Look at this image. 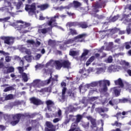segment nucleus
<instances>
[{
    "instance_id": "5",
    "label": "nucleus",
    "mask_w": 131,
    "mask_h": 131,
    "mask_svg": "<svg viewBox=\"0 0 131 131\" xmlns=\"http://www.w3.org/2000/svg\"><path fill=\"white\" fill-rule=\"evenodd\" d=\"M71 63L68 60H51L46 64V66H51L52 67L55 66L56 69L60 70L62 68V66L63 68H70Z\"/></svg>"
},
{
    "instance_id": "13",
    "label": "nucleus",
    "mask_w": 131,
    "mask_h": 131,
    "mask_svg": "<svg viewBox=\"0 0 131 131\" xmlns=\"http://www.w3.org/2000/svg\"><path fill=\"white\" fill-rule=\"evenodd\" d=\"M86 118L87 119H88V120H90L92 125V126H91V127H92V128H93L94 130H98V128L97 127L96 124V120H95V119H93V117H92V116H91L86 117Z\"/></svg>"
},
{
    "instance_id": "19",
    "label": "nucleus",
    "mask_w": 131,
    "mask_h": 131,
    "mask_svg": "<svg viewBox=\"0 0 131 131\" xmlns=\"http://www.w3.org/2000/svg\"><path fill=\"white\" fill-rule=\"evenodd\" d=\"M31 103H33L34 105H40L41 101L39 99L36 98L35 97H32L30 98Z\"/></svg>"
},
{
    "instance_id": "48",
    "label": "nucleus",
    "mask_w": 131,
    "mask_h": 131,
    "mask_svg": "<svg viewBox=\"0 0 131 131\" xmlns=\"http://www.w3.org/2000/svg\"><path fill=\"white\" fill-rule=\"evenodd\" d=\"M10 19H11V17H10V16H8L7 17H5V18H3V23H5V22H8V21H9V20H10Z\"/></svg>"
},
{
    "instance_id": "62",
    "label": "nucleus",
    "mask_w": 131,
    "mask_h": 131,
    "mask_svg": "<svg viewBox=\"0 0 131 131\" xmlns=\"http://www.w3.org/2000/svg\"><path fill=\"white\" fill-rule=\"evenodd\" d=\"M115 42H116V43H119V45L120 44V39H116L115 40Z\"/></svg>"
},
{
    "instance_id": "22",
    "label": "nucleus",
    "mask_w": 131,
    "mask_h": 131,
    "mask_svg": "<svg viewBox=\"0 0 131 131\" xmlns=\"http://www.w3.org/2000/svg\"><path fill=\"white\" fill-rule=\"evenodd\" d=\"M14 5L16 7V10H20V9L23 8V3L21 1H19L18 3H14Z\"/></svg>"
},
{
    "instance_id": "38",
    "label": "nucleus",
    "mask_w": 131,
    "mask_h": 131,
    "mask_svg": "<svg viewBox=\"0 0 131 131\" xmlns=\"http://www.w3.org/2000/svg\"><path fill=\"white\" fill-rule=\"evenodd\" d=\"M126 31L127 34H130L131 33V24H128V26L127 27Z\"/></svg>"
},
{
    "instance_id": "23",
    "label": "nucleus",
    "mask_w": 131,
    "mask_h": 131,
    "mask_svg": "<svg viewBox=\"0 0 131 131\" xmlns=\"http://www.w3.org/2000/svg\"><path fill=\"white\" fill-rule=\"evenodd\" d=\"M96 74H101V73H104L106 71V67H104L103 68H98L96 69Z\"/></svg>"
},
{
    "instance_id": "25",
    "label": "nucleus",
    "mask_w": 131,
    "mask_h": 131,
    "mask_svg": "<svg viewBox=\"0 0 131 131\" xmlns=\"http://www.w3.org/2000/svg\"><path fill=\"white\" fill-rule=\"evenodd\" d=\"M124 46H125V49H126V50H129V49L130 48V44H129V42H125V43H124L123 46H122V47H119L120 50H123V49H124Z\"/></svg>"
},
{
    "instance_id": "16",
    "label": "nucleus",
    "mask_w": 131,
    "mask_h": 131,
    "mask_svg": "<svg viewBox=\"0 0 131 131\" xmlns=\"http://www.w3.org/2000/svg\"><path fill=\"white\" fill-rule=\"evenodd\" d=\"M120 69H121V67L117 66H111L108 68L109 72H116V71H119Z\"/></svg>"
},
{
    "instance_id": "6",
    "label": "nucleus",
    "mask_w": 131,
    "mask_h": 131,
    "mask_svg": "<svg viewBox=\"0 0 131 131\" xmlns=\"http://www.w3.org/2000/svg\"><path fill=\"white\" fill-rule=\"evenodd\" d=\"M86 36V34H82L78 35V36L75 37L74 38L70 39L67 41L64 42V44L63 46H60V50H63V51H65L66 50V47H67V45H70V43H72L74 41L75 42H82L83 40L82 38L83 37H85Z\"/></svg>"
},
{
    "instance_id": "11",
    "label": "nucleus",
    "mask_w": 131,
    "mask_h": 131,
    "mask_svg": "<svg viewBox=\"0 0 131 131\" xmlns=\"http://www.w3.org/2000/svg\"><path fill=\"white\" fill-rule=\"evenodd\" d=\"M2 39L4 40L5 43L7 45H13L14 42V37H9V36H2L1 37Z\"/></svg>"
},
{
    "instance_id": "41",
    "label": "nucleus",
    "mask_w": 131,
    "mask_h": 131,
    "mask_svg": "<svg viewBox=\"0 0 131 131\" xmlns=\"http://www.w3.org/2000/svg\"><path fill=\"white\" fill-rule=\"evenodd\" d=\"M113 61V58H112V56H109L107 60H105L106 63H112Z\"/></svg>"
},
{
    "instance_id": "50",
    "label": "nucleus",
    "mask_w": 131,
    "mask_h": 131,
    "mask_svg": "<svg viewBox=\"0 0 131 131\" xmlns=\"http://www.w3.org/2000/svg\"><path fill=\"white\" fill-rule=\"evenodd\" d=\"M108 111V108H100L99 110V112H107Z\"/></svg>"
},
{
    "instance_id": "1",
    "label": "nucleus",
    "mask_w": 131,
    "mask_h": 131,
    "mask_svg": "<svg viewBox=\"0 0 131 131\" xmlns=\"http://www.w3.org/2000/svg\"><path fill=\"white\" fill-rule=\"evenodd\" d=\"M107 85H110V81L108 80H101L97 81H94L90 84H86L85 86L80 85L79 86L80 91L81 92L83 89H90V88H95L99 86V92L100 93H106L107 91Z\"/></svg>"
},
{
    "instance_id": "55",
    "label": "nucleus",
    "mask_w": 131,
    "mask_h": 131,
    "mask_svg": "<svg viewBox=\"0 0 131 131\" xmlns=\"http://www.w3.org/2000/svg\"><path fill=\"white\" fill-rule=\"evenodd\" d=\"M18 69L19 70V73H20V74H22V73H23V71H24V70H23V68L19 67L18 68Z\"/></svg>"
},
{
    "instance_id": "3",
    "label": "nucleus",
    "mask_w": 131,
    "mask_h": 131,
    "mask_svg": "<svg viewBox=\"0 0 131 131\" xmlns=\"http://www.w3.org/2000/svg\"><path fill=\"white\" fill-rule=\"evenodd\" d=\"M12 26L15 27L16 30H19L20 33H27L31 30L30 24L24 23L22 20H17L16 23H13Z\"/></svg>"
},
{
    "instance_id": "58",
    "label": "nucleus",
    "mask_w": 131,
    "mask_h": 131,
    "mask_svg": "<svg viewBox=\"0 0 131 131\" xmlns=\"http://www.w3.org/2000/svg\"><path fill=\"white\" fill-rule=\"evenodd\" d=\"M118 18H119V16L118 15L117 16H115L113 18H112V21L113 22H115V21H116V20H117V19H118Z\"/></svg>"
},
{
    "instance_id": "28",
    "label": "nucleus",
    "mask_w": 131,
    "mask_h": 131,
    "mask_svg": "<svg viewBox=\"0 0 131 131\" xmlns=\"http://www.w3.org/2000/svg\"><path fill=\"white\" fill-rule=\"evenodd\" d=\"M14 70H15L14 68L13 67H10L8 68L7 70H5L4 72V73L7 74L8 73H11L12 72H14Z\"/></svg>"
},
{
    "instance_id": "61",
    "label": "nucleus",
    "mask_w": 131,
    "mask_h": 131,
    "mask_svg": "<svg viewBox=\"0 0 131 131\" xmlns=\"http://www.w3.org/2000/svg\"><path fill=\"white\" fill-rule=\"evenodd\" d=\"M6 129V127L5 126L0 125V130H4Z\"/></svg>"
},
{
    "instance_id": "60",
    "label": "nucleus",
    "mask_w": 131,
    "mask_h": 131,
    "mask_svg": "<svg viewBox=\"0 0 131 131\" xmlns=\"http://www.w3.org/2000/svg\"><path fill=\"white\" fill-rule=\"evenodd\" d=\"M46 18L42 16V14H40L39 15V20H45Z\"/></svg>"
},
{
    "instance_id": "18",
    "label": "nucleus",
    "mask_w": 131,
    "mask_h": 131,
    "mask_svg": "<svg viewBox=\"0 0 131 131\" xmlns=\"http://www.w3.org/2000/svg\"><path fill=\"white\" fill-rule=\"evenodd\" d=\"M46 104L49 111H52V108L54 106V102L51 100H49L46 101Z\"/></svg>"
},
{
    "instance_id": "9",
    "label": "nucleus",
    "mask_w": 131,
    "mask_h": 131,
    "mask_svg": "<svg viewBox=\"0 0 131 131\" xmlns=\"http://www.w3.org/2000/svg\"><path fill=\"white\" fill-rule=\"evenodd\" d=\"M29 114L26 113L24 115L21 114H17L13 116V121L11 122L12 125H16V124L19 123L20 121V118H23L24 117H29Z\"/></svg>"
},
{
    "instance_id": "64",
    "label": "nucleus",
    "mask_w": 131,
    "mask_h": 131,
    "mask_svg": "<svg viewBox=\"0 0 131 131\" xmlns=\"http://www.w3.org/2000/svg\"><path fill=\"white\" fill-rule=\"evenodd\" d=\"M111 131H121V129H120V128H116L115 129H113Z\"/></svg>"
},
{
    "instance_id": "39",
    "label": "nucleus",
    "mask_w": 131,
    "mask_h": 131,
    "mask_svg": "<svg viewBox=\"0 0 131 131\" xmlns=\"http://www.w3.org/2000/svg\"><path fill=\"white\" fill-rule=\"evenodd\" d=\"M76 25V23L72 22L68 23L67 24V27H72V26H75Z\"/></svg>"
},
{
    "instance_id": "44",
    "label": "nucleus",
    "mask_w": 131,
    "mask_h": 131,
    "mask_svg": "<svg viewBox=\"0 0 131 131\" xmlns=\"http://www.w3.org/2000/svg\"><path fill=\"white\" fill-rule=\"evenodd\" d=\"M27 43L28 45H32L33 46H34L35 45V42L33 40H28L27 41Z\"/></svg>"
},
{
    "instance_id": "34",
    "label": "nucleus",
    "mask_w": 131,
    "mask_h": 131,
    "mask_svg": "<svg viewBox=\"0 0 131 131\" xmlns=\"http://www.w3.org/2000/svg\"><path fill=\"white\" fill-rule=\"evenodd\" d=\"M72 111H74V107L70 105L69 107H67L66 113H68V112H72Z\"/></svg>"
},
{
    "instance_id": "43",
    "label": "nucleus",
    "mask_w": 131,
    "mask_h": 131,
    "mask_svg": "<svg viewBox=\"0 0 131 131\" xmlns=\"http://www.w3.org/2000/svg\"><path fill=\"white\" fill-rule=\"evenodd\" d=\"M40 57H41V54H38L33 57V59L34 60H39Z\"/></svg>"
},
{
    "instance_id": "4",
    "label": "nucleus",
    "mask_w": 131,
    "mask_h": 131,
    "mask_svg": "<svg viewBox=\"0 0 131 131\" xmlns=\"http://www.w3.org/2000/svg\"><path fill=\"white\" fill-rule=\"evenodd\" d=\"M50 77L48 80L45 81H41L40 79H36L33 81V82L31 83L30 88H40V86H43L45 84H49L51 83L52 85H54L55 82H57L58 80V75H55L56 79L52 78V74H50Z\"/></svg>"
},
{
    "instance_id": "21",
    "label": "nucleus",
    "mask_w": 131,
    "mask_h": 131,
    "mask_svg": "<svg viewBox=\"0 0 131 131\" xmlns=\"http://www.w3.org/2000/svg\"><path fill=\"white\" fill-rule=\"evenodd\" d=\"M0 54L6 56L5 58L6 62H10L11 61V57L9 56V53L5 52V51L0 50Z\"/></svg>"
},
{
    "instance_id": "27",
    "label": "nucleus",
    "mask_w": 131,
    "mask_h": 131,
    "mask_svg": "<svg viewBox=\"0 0 131 131\" xmlns=\"http://www.w3.org/2000/svg\"><path fill=\"white\" fill-rule=\"evenodd\" d=\"M37 8L40 9L41 11H44V10H47L49 8L48 4H44L42 5H39Z\"/></svg>"
},
{
    "instance_id": "57",
    "label": "nucleus",
    "mask_w": 131,
    "mask_h": 131,
    "mask_svg": "<svg viewBox=\"0 0 131 131\" xmlns=\"http://www.w3.org/2000/svg\"><path fill=\"white\" fill-rule=\"evenodd\" d=\"M46 116L47 118H50V117H54V116H55L54 114L50 115L49 114L46 113Z\"/></svg>"
},
{
    "instance_id": "51",
    "label": "nucleus",
    "mask_w": 131,
    "mask_h": 131,
    "mask_svg": "<svg viewBox=\"0 0 131 131\" xmlns=\"http://www.w3.org/2000/svg\"><path fill=\"white\" fill-rule=\"evenodd\" d=\"M113 125H116L117 127H120L121 126V123H118V122L116 121L115 123L113 124Z\"/></svg>"
},
{
    "instance_id": "30",
    "label": "nucleus",
    "mask_w": 131,
    "mask_h": 131,
    "mask_svg": "<svg viewBox=\"0 0 131 131\" xmlns=\"http://www.w3.org/2000/svg\"><path fill=\"white\" fill-rule=\"evenodd\" d=\"M23 79L25 82H27L28 81V75L25 73H23L21 74Z\"/></svg>"
},
{
    "instance_id": "56",
    "label": "nucleus",
    "mask_w": 131,
    "mask_h": 131,
    "mask_svg": "<svg viewBox=\"0 0 131 131\" xmlns=\"http://www.w3.org/2000/svg\"><path fill=\"white\" fill-rule=\"evenodd\" d=\"M81 27L82 28H86L88 27V25H86V23H84L81 25Z\"/></svg>"
},
{
    "instance_id": "20",
    "label": "nucleus",
    "mask_w": 131,
    "mask_h": 131,
    "mask_svg": "<svg viewBox=\"0 0 131 131\" xmlns=\"http://www.w3.org/2000/svg\"><path fill=\"white\" fill-rule=\"evenodd\" d=\"M116 32H119V34H121V35L124 34L125 33V31H124V30L120 31L118 28L113 29L111 31V34L114 33H116Z\"/></svg>"
},
{
    "instance_id": "2",
    "label": "nucleus",
    "mask_w": 131,
    "mask_h": 131,
    "mask_svg": "<svg viewBox=\"0 0 131 131\" xmlns=\"http://www.w3.org/2000/svg\"><path fill=\"white\" fill-rule=\"evenodd\" d=\"M56 18H59V14H56L54 17H51L50 21L47 24H45L39 26L38 33L40 34H47V33H49V34H51L53 27H58L57 26V23H56V19H55Z\"/></svg>"
},
{
    "instance_id": "7",
    "label": "nucleus",
    "mask_w": 131,
    "mask_h": 131,
    "mask_svg": "<svg viewBox=\"0 0 131 131\" xmlns=\"http://www.w3.org/2000/svg\"><path fill=\"white\" fill-rule=\"evenodd\" d=\"M25 10L28 12L29 16H33V15H35V17H37L36 13H38V11L36 12L35 3H33L32 5H26Z\"/></svg>"
},
{
    "instance_id": "10",
    "label": "nucleus",
    "mask_w": 131,
    "mask_h": 131,
    "mask_svg": "<svg viewBox=\"0 0 131 131\" xmlns=\"http://www.w3.org/2000/svg\"><path fill=\"white\" fill-rule=\"evenodd\" d=\"M4 5V7L0 8V11H2V12L5 11L6 12H9V13H10V9L11 11L14 9V7H12V5H11V3L9 2H5Z\"/></svg>"
},
{
    "instance_id": "47",
    "label": "nucleus",
    "mask_w": 131,
    "mask_h": 131,
    "mask_svg": "<svg viewBox=\"0 0 131 131\" xmlns=\"http://www.w3.org/2000/svg\"><path fill=\"white\" fill-rule=\"evenodd\" d=\"M82 126L84 127V128H89V122L87 123H83L82 124Z\"/></svg>"
},
{
    "instance_id": "35",
    "label": "nucleus",
    "mask_w": 131,
    "mask_h": 131,
    "mask_svg": "<svg viewBox=\"0 0 131 131\" xmlns=\"http://www.w3.org/2000/svg\"><path fill=\"white\" fill-rule=\"evenodd\" d=\"M113 48V43L111 42L108 44V46L105 48V51H110Z\"/></svg>"
},
{
    "instance_id": "17",
    "label": "nucleus",
    "mask_w": 131,
    "mask_h": 131,
    "mask_svg": "<svg viewBox=\"0 0 131 131\" xmlns=\"http://www.w3.org/2000/svg\"><path fill=\"white\" fill-rule=\"evenodd\" d=\"M18 49L19 51L22 53H26L28 55H30L31 54L30 50L26 49V48L24 46H19Z\"/></svg>"
},
{
    "instance_id": "33",
    "label": "nucleus",
    "mask_w": 131,
    "mask_h": 131,
    "mask_svg": "<svg viewBox=\"0 0 131 131\" xmlns=\"http://www.w3.org/2000/svg\"><path fill=\"white\" fill-rule=\"evenodd\" d=\"M70 56H73V57H74V56H77V55H78V51L71 50L70 51Z\"/></svg>"
},
{
    "instance_id": "40",
    "label": "nucleus",
    "mask_w": 131,
    "mask_h": 131,
    "mask_svg": "<svg viewBox=\"0 0 131 131\" xmlns=\"http://www.w3.org/2000/svg\"><path fill=\"white\" fill-rule=\"evenodd\" d=\"M14 90V88L13 86H9L4 89V92H10V91H13Z\"/></svg>"
},
{
    "instance_id": "31",
    "label": "nucleus",
    "mask_w": 131,
    "mask_h": 131,
    "mask_svg": "<svg viewBox=\"0 0 131 131\" xmlns=\"http://www.w3.org/2000/svg\"><path fill=\"white\" fill-rule=\"evenodd\" d=\"M89 54V50H84L83 53H82L81 56V59L82 60H84L85 59V56Z\"/></svg>"
},
{
    "instance_id": "32",
    "label": "nucleus",
    "mask_w": 131,
    "mask_h": 131,
    "mask_svg": "<svg viewBox=\"0 0 131 131\" xmlns=\"http://www.w3.org/2000/svg\"><path fill=\"white\" fill-rule=\"evenodd\" d=\"M76 123H78V122H80V121L81 120V119H82V115H77L76 116Z\"/></svg>"
},
{
    "instance_id": "59",
    "label": "nucleus",
    "mask_w": 131,
    "mask_h": 131,
    "mask_svg": "<svg viewBox=\"0 0 131 131\" xmlns=\"http://www.w3.org/2000/svg\"><path fill=\"white\" fill-rule=\"evenodd\" d=\"M95 92H97V90L96 89H92L90 92H89V95H92V94H94Z\"/></svg>"
},
{
    "instance_id": "29",
    "label": "nucleus",
    "mask_w": 131,
    "mask_h": 131,
    "mask_svg": "<svg viewBox=\"0 0 131 131\" xmlns=\"http://www.w3.org/2000/svg\"><path fill=\"white\" fill-rule=\"evenodd\" d=\"M69 31V35H76L78 34L77 32L74 29H70Z\"/></svg>"
},
{
    "instance_id": "12",
    "label": "nucleus",
    "mask_w": 131,
    "mask_h": 131,
    "mask_svg": "<svg viewBox=\"0 0 131 131\" xmlns=\"http://www.w3.org/2000/svg\"><path fill=\"white\" fill-rule=\"evenodd\" d=\"M46 124L45 131H56V128L51 122L47 121Z\"/></svg>"
},
{
    "instance_id": "45",
    "label": "nucleus",
    "mask_w": 131,
    "mask_h": 131,
    "mask_svg": "<svg viewBox=\"0 0 131 131\" xmlns=\"http://www.w3.org/2000/svg\"><path fill=\"white\" fill-rule=\"evenodd\" d=\"M62 118H55L54 119H53V122H54V123H57V122H59V121H60V120H61Z\"/></svg>"
},
{
    "instance_id": "15",
    "label": "nucleus",
    "mask_w": 131,
    "mask_h": 131,
    "mask_svg": "<svg viewBox=\"0 0 131 131\" xmlns=\"http://www.w3.org/2000/svg\"><path fill=\"white\" fill-rule=\"evenodd\" d=\"M61 86L63 88L61 94L60 95V97L61 100H64L65 99V93H66V83L62 82L61 83Z\"/></svg>"
},
{
    "instance_id": "8",
    "label": "nucleus",
    "mask_w": 131,
    "mask_h": 131,
    "mask_svg": "<svg viewBox=\"0 0 131 131\" xmlns=\"http://www.w3.org/2000/svg\"><path fill=\"white\" fill-rule=\"evenodd\" d=\"M115 83L116 85H119V88L115 87L113 88V91L115 93L116 97L120 96V88H123V82L121 78H119L115 81Z\"/></svg>"
},
{
    "instance_id": "49",
    "label": "nucleus",
    "mask_w": 131,
    "mask_h": 131,
    "mask_svg": "<svg viewBox=\"0 0 131 131\" xmlns=\"http://www.w3.org/2000/svg\"><path fill=\"white\" fill-rule=\"evenodd\" d=\"M57 115L58 117H59V118H62V111H61V110L59 109L58 112H57Z\"/></svg>"
},
{
    "instance_id": "63",
    "label": "nucleus",
    "mask_w": 131,
    "mask_h": 131,
    "mask_svg": "<svg viewBox=\"0 0 131 131\" xmlns=\"http://www.w3.org/2000/svg\"><path fill=\"white\" fill-rule=\"evenodd\" d=\"M94 60H95V56H92L89 59H88V60L91 62V63L94 61Z\"/></svg>"
},
{
    "instance_id": "37",
    "label": "nucleus",
    "mask_w": 131,
    "mask_h": 131,
    "mask_svg": "<svg viewBox=\"0 0 131 131\" xmlns=\"http://www.w3.org/2000/svg\"><path fill=\"white\" fill-rule=\"evenodd\" d=\"M14 98V95L12 94H8L5 96V100H12Z\"/></svg>"
},
{
    "instance_id": "14",
    "label": "nucleus",
    "mask_w": 131,
    "mask_h": 131,
    "mask_svg": "<svg viewBox=\"0 0 131 131\" xmlns=\"http://www.w3.org/2000/svg\"><path fill=\"white\" fill-rule=\"evenodd\" d=\"M93 72H94V68H90L87 71H86L84 69L80 70L79 71V73H82L83 76H88V75H89V73Z\"/></svg>"
},
{
    "instance_id": "42",
    "label": "nucleus",
    "mask_w": 131,
    "mask_h": 131,
    "mask_svg": "<svg viewBox=\"0 0 131 131\" xmlns=\"http://www.w3.org/2000/svg\"><path fill=\"white\" fill-rule=\"evenodd\" d=\"M120 64L121 65H125V66H128V65H129V63H128V62L125 61V60H121Z\"/></svg>"
},
{
    "instance_id": "36",
    "label": "nucleus",
    "mask_w": 131,
    "mask_h": 131,
    "mask_svg": "<svg viewBox=\"0 0 131 131\" xmlns=\"http://www.w3.org/2000/svg\"><path fill=\"white\" fill-rule=\"evenodd\" d=\"M74 7L76 8H78V7H80L81 6V4L77 1L73 2Z\"/></svg>"
},
{
    "instance_id": "52",
    "label": "nucleus",
    "mask_w": 131,
    "mask_h": 131,
    "mask_svg": "<svg viewBox=\"0 0 131 131\" xmlns=\"http://www.w3.org/2000/svg\"><path fill=\"white\" fill-rule=\"evenodd\" d=\"M126 102H127V99L126 98H123L119 100L120 103H126Z\"/></svg>"
},
{
    "instance_id": "54",
    "label": "nucleus",
    "mask_w": 131,
    "mask_h": 131,
    "mask_svg": "<svg viewBox=\"0 0 131 131\" xmlns=\"http://www.w3.org/2000/svg\"><path fill=\"white\" fill-rule=\"evenodd\" d=\"M70 120H72V121H74L75 120V118H74V116L72 115H70L69 116V119Z\"/></svg>"
},
{
    "instance_id": "24",
    "label": "nucleus",
    "mask_w": 131,
    "mask_h": 131,
    "mask_svg": "<svg viewBox=\"0 0 131 131\" xmlns=\"http://www.w3.org/2000/svg\"><path fill=\"white\" fill-rule=\"evenodd\" d=\"M71 6H73V4H70L67 7H63V6H61L60 7H54V9H55V10H59V11H62L63 10H64V9H70V7H71Z\"/></svg>"
},
{
    "instance_id": "46",
    "label": "nucleus",
    "mask_w": 131,
    "mask_h": 131,
    "mask_svg": "<svg viewBox=\"0 0 131 131\" xmlns=\"http://www.w3.org/2000/svg\"><path fill=\"white\" fill-rule=\"evenodd\" d=\"M25 59L27 62H31V56H26L25 57Z\"/></svg>"
},
{
    "instance_id": "53",
    "label": "nucleus",
    "mask_w": 131,
    "mask_h": 131,
    "mask_svg": "<svg viewBox=\"0 0 131 131\" xmlns=\"http://www.w3.org/2000/svg\"><path fill=\"white\" fill-rule=\"evenodd\" d=\"M98 99L99 97H93L91 98L90 101L91 102H94V101H96V100H98Z\"/></svg>"
},
{
    "instance_id": "26",
    "label": "nucleus",
    "mask_w": 131,
    "mask_h": 131,
    "mask_svg": "<svg viewBox=\"0 0 131 131\" xmlns=\"http://www.w3.org/2000/svg\"><path fill=\"white\" fill-rule=\"evenodd\" d=\"M99 8H102V7L100 6V5L99 4H97L95 5L94 7H93V12L94 13H91L92 15L93 14H96V13L99 12Z\"/></svg>"
}]
</instances>
